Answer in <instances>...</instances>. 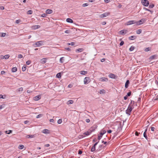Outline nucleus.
<instances>
[{"label": "nucleus", "instance_id": "nucleus-5", "mask_svg": "<svg viewBox=\"0 0 158 158\" xmlns=\"http://www.w3.org/2000/svg\"><path fill=\"white\" fill-rule=\"evenodd\" d=\"M136 22L135 20H131L125 23V25H131L135 23Z\"/></svg>", "mask_w": 158, "mask_h": 158}, {"label": "nucleus", "instance_id": "nucleus-11", "mask_svg": "<svg viewBox=\"0 0 158 158\" xmlns=\"http://www.w3.org/2000/svg\"><path fill=\"white\" fill-rule=\"evenodd\" d=\"M109 76L110 78H112L114 79L115 78H116V76L114 74L112 73H110V74L109 75Z\"/></svg>", "mask_w": 158, "mask_h": 158}, {"label": "nucleus", "instance_id": "nucleus-51", "mask_svg": "<svg viewBox=\"0 0 158 158\" xmlns=\"http://www.w3.org/2000/svg\"><path fill=\"white\" fill-rule=\"evenodd\" d=\"M65 50L69 51H70L71 50L70 49L68 48H65Z\"/></svg>", "mask_w": 158, "mask_h": 158}, {"label": "nucleus", "instance_id": "nucleus-50", "mask_svg": "<svg viewBox=\"0 0 158 158\" xmlns=\"http://www.w3.org/2000/svg\"><path fill=\"white\" fill-rule=\"evenodd\" d=\"M6 35V34L5 33H2L1 36L2 37H4Z\"/></svg>", "mask_w": 158, "mask_h": 158}, {"label": "nucleus", "instance_id": "nucleus-42", "mask_svg": "<svg viewBox=\"0 0 158 158\" xmlns=\"http://www.w3.org/2000/svg\"><path fill=\"white\" fill-rule=\"evenodd\" d=\"M42 116H43L42 114H39L37 116L36 118H40V117H42Z\"/></svg>", "mask_w": 158, "mask_h": 158}, {"label": "nucleus", "instance_id": "nucleus-25", "mask_svg": "<svg viewBox=\"0 0 158 158\" xmlns=\"http://www.w3.org/2000/svg\"><path fill=\"white\" fill-rule=\"evenodd\" d=\"M24 146L23 145H20L18 147V148L19 149H22L24 148Z\"/></svg>", "mask_w": 158, "mask_h": 158}, {"label": "nucleus", "instance_id": "nucleus-7", "mask_svg": "<svg viewBox=\"0 0 158 158\" xmlns=\"http://www.w3.org/2000/svg\"><path fill=\"white\" fill-rule=\"evenodd\" d=\"M110 14V13L109 12H106L101 15L100 16V17L101 18H103L108 16Z\"/></svg>", "mask_w": 158, "mask_h": 158}, {"label": "nucleus", "instance_id": "nucleus-22", "mask_svg": "<svg viewBox=\"0 0 158 158\" xmlns=\"http://www.w3.org/2000/svg\"><path fill=\"white\" fill-rule=\"evenodd\" d=\"M136 36H132L129 37V39L130 40H133L136 38Z\"/></svg>", "mask_w": 158, "mask_h": 158}, {"label": "nucleus", "instance_id": "nucleus-18", "mask_svg": "<svg viewBox=\"0 0 158 158\" xmlns=\"http://www.w3.org/2000/svg\"><path fill=\"white\" fill-rule=\"evenodd\" d=\"M46 58H43L41 60V63L42 64H44L46 62Z\"/></svg>", "mask_w": 158, "mask_h": 158}, {"label": "nucleus", "instance_id": "nucleus-8", "mask_svg": "<svg viewBox=\"0 0 158 158\" xmlns=\"http://www.w3.org/2000/svg\"><path fill=\"white\" fill-rule=\"evenodd\" d=\"M127 32V30H124L120 31L119 32V33L122 35L126 34Z\"/></svg>", "mask_w": 158, "mask_h": 158}, {"label": "nucleus", "instance_id": "nucleus-64", "mask_svg": "<svg viewBox=\"0 0 158 158\" xmlns=\"http://www.w3.org/2000/svg\"><path fill=\"white\" fill-rule=\"evenodd\" d=\"M0 9L1 10H4V8L3 6H0Z\"/></svg>", "mask_w": 158, "mask_h": 158}, {"label": "nucleus", "instance_id": "nucleus-24", "mask_svg": "<svg viewBox=\"0 0 158 158\" xmlns=\"http://www.w3.org/2000/svg\"><path fill=\"white\" fill-rule=\"evenodd\" d=\"M83 49L82 48H78L76 50V52L78 51L79 52H81L83 51Z\"/></svg>", "mask_w": 158, "mask_h": 158}, {"label": "nucleus", "instance_id": "nucleus-15", "mask_svg": "<svg viewBox=\"0 0 158 158\" xmlns=\"http://www.w3.org/2000/svg\"><path fill=\"white\" fill-rule=\"evenodd\" d=\"M49 131L47 129H44L42 131V132L44 134H48V133H49Z\"/></svg>", "mask_w": 158, "mask_h": 158}, {"label": "nucleus", "instance_id": "nucleus-20", "mask_svg": "<svg viewBox=\"0 0 158 158\" xmlns=\"http://www.w3.org/2000/svg\"><path fill=\"white\" fill-rule=\"evenodd\" d=\"M73 101L72 100H69L68 101L67 103V104L68 105L71 104H73Z\"/></svg>", "mask_w": 158, "mask_h": 158}, {"label": "nucleus", "instance_id": "nucleus-34", "mask_svg": "<svg viewBox=\"0 0 158 158\" xmlns=\"http://www.w3.org/2000/svg\"><path fill=\"white\" fill-rule=\"evenodd\" d=\"M32 13V11L31 10H29L27 11V14H31Z\"/></svg>", "mask_w": 158, "mask_h": 158}, {"label": "nucleus", "instance_id": "nucleus-55", "mask_svg": "<svg viewBox=\"0 0 158 158\" xmlns=\"http://www.w3.org/2000/svg\"><path fill=\"white\" fill-rule=\"evenodd\" d=\"M5 73V72L4 71H2L1 72V74L2 75H3Z\"/></svg>", "mask_w": 158, "mask_h": 158}, {"label": "nucleus", "instance_id": "nucleus-61", "mask_svg": "<svg viewBox=\"0 0 158 158\" xmlns=\"http://www.w3.org/2000/svg\"><path fill=\"white\" fill-rule=\"evenodd\" d=\"M104 1L106 3H108L110 2V0H104Z\"/></svg>", "mask_w": 158, "mask_h": 158}, {"label": "nucleus", "instance_id": "nucleus-45", "mask_svg": "<svg viewBox=\"0 0 158 158\" xmlns=\"http://www.w3.org/2000/svg\"><path fill=\"white\" fill-rule=\"evenodd\" d=\"M5 106V104H3L2 105H1L0 106V109H1L2 108H3Z\"/></svg>", "mask_w": 158, "mask_h": 158}, {"label": "nucleus", "instance_id": "nucleus-46", "mask_svg": "<svg viewBox=\"0 0 158 158\" xmlns=\"http://www.w3.org/2000/svg\"><path fill=\"white\" fill-rule=\"evenodd\" d=\"M18 57L19 58H23V56L21 54H19L18 55Z\"/></svg>", "mask_w": 158, "mask_h": 158}, {"label": "nucleus", "instance_id": "nucleus-3", "mask_svg": "<svg viewBox=\"0 0 158 158\" xmlns=\"http://www.w3.org/2000/svg\"><path fill=\"white\" fill-rule=\"evenodd\" d=\"M141 2L142 4L145 6H148L149 4V2L148 0H141Z\"/></svg>", "mask_w": 158, "mask_h": 158}, {"label": "nucleus", "instance_id": "nucleus-26", "mask_svg": "<svg viewBox=\"0 0 158 158\" xmlns=\"http://www.w3.org/2000/svg\"><path fill=\"white\" fill-rule=\"evenodd\" d=\"M6 98V95H2V94L0 95V99L2 98V99H5Z\"/></svg>", "mask_w": 158, "mask_h": 158}, {"label": "nucleus", "instance_id": "nucleus-1", "mask_svg": "<svg viewBox=\"0 0 158 158\" xmlns=\"http://www.w3.org/2000/svg\"><path fill=\"white\" fill-rule=\"evenodd\" d=\"M133 108L130 105H129L127 109L126 110V113L127 114L130 115V112L131 111Z\"/></svg>", "mask_w": 158, "mask_h": 158}, {"label": "nucleus", "instance_id": "nucleus-43", "mask_svg": "<svg viewBox=\"0 0 158 158\" xmlns=\"http://www.w3.org/2000/svg\"><path fill=\"white\" fill-rule=\"evenodd\" d=\"M31 61L30 60H28L27 61L26 63L27 65H29L31 63Z\"/></svg>", "mask_w": 158, "mask_h": 158}, {"label": "nucleus", "instance_id": "nucleus-35", "mask_svg": "<svg viewBox=\"0 0 158 158\" xmlns=\"http://www.w3.org/2000/svg\"><path fill=\"white\" fill-rule=\"evenodd\" d=\"M105 91L104 89H102L100 90V94H103L105 93Z\"/></svg>", "mask_w": 158, "mask_h": 158}, {"label": "nucleus", "instance_id": "nucleus-63", "mask_svg": "<svg viewBox=\"0 0 158 158\" xmlns=\"http://www.w3.org/2000/svg\"><path fill=\"white\" fill-rule=\"evenodd\" d=\"M155 57V55H154V56H152L150 58L151 59H153L154 57Z\"/></svg>", "mask_w": 158, "mask_h": 158}, {"label": "nucleus", "instance_id": "nucleus-19", "mask_svg": "<svg viewBox=\"0 0 158 158\" xmlns=\"http://www.w3.org/2000/svg\"><path fill=\"white\" fill-rule=\"evenodd\" d=\"M129 83V80H127L125 84V87L127 88L128 87V85Z\"/></svg>", "mask_w": 158, "mask_h": 158}, {"label": "nucleus", "instance_id": "nucleus-62", "mask_svg": "<svg viewBox=\"0 0 158 158\" xmlns=\"http://www.w3.org/2000/svg\"><path fill=\"white\" fill-rule=\"evenodd\" d=\"M23 90V88L22 87L20 88L19 89V91H22Z\"/></svg>", "mask_w": 158, "mask_h": 158}, {"label": "nucleus", "instance_id": "nucleus-21", "mask_svg": "<svg viewBox=\"0 0 158 158\" xmlns=\"http://www.w3.org/2000/svg\"><path fill=\"white\" fill-rule=\"evenodd\" d=\"M87 72L86 71H82L80 72L81 74L85 75L87 73Z\"/></svg>", "mask_w": 158, "mask_h": 158}, {"label": "nucleus", "instance_id": "nucleus-59", "mask_svg": "<svg viewBox=\"0 0 158 158\" xmlns=\"http://www.w3.org/2000/svg\"><path fill=\"white\" fill-rule=\"evenodd\" d=\"M131 95V92H128L127 94V96H130Z\"/></svg>", "mask_w": 158, "mask_h": 158}, {"label": "nucleus", "instance_id": "nucleus-28", "mask_svg": "<svg viewBox=\"0 0 158 158\" xmlns=\"http://www.w3.org/2000/svg\"><path fill=\"white\" fill-rule=\"evenodd\" d=\"M27 137L28 138H33L35 137V135H28L27 136Z\"/></svg>", "mask_w": 158, "mask_h": 158}, {"label": "nucleus", "instance_id": "nucleus-48", "mask_svg": "<svg viewBox=\"0 0 158 158\" xmlns=\"http://www.w3.org/2000/svg\"><path fill=\"white\" fill-rule=\"evenodd\" d=\"M15 22H16V23H19L21 22V20L20 19H18L17 20H16V21Z\"/></svg>", "mask_w": 158, "mask_h": 158}, {"label": "nucleus", "instance_id": "nucleus-41", "mask_svg": "<svg viewBox=\"0 0 158 158\" xmlns=\"http://www.w3.org/2000/svg\"><path fill=\"white\" fill-rule=\"evenodd\" d=\"M62 120L61 119H59L57 121V123L60 124L62 123Z\"/></svg>", "mask_w": 158, "mask_h": 158}, {"label": "nucleus", "instance_id": "nucleus-49", "mask_svg": "<svg viewBox=\"0 0 158 158\" xmlns=\"http://www.w3.org/2000/svg\"><path fill=\"white\" fill-rule=\"evenodd\" d=\"M124 44V42L123 41H122L120 43V46H122Z\"/></svg>", "mask_w": 158, "mask_h": 158}, {"label": "nucleus", "instance_id": "nucleus-29", "mask_svg": "<svg viewBox=\"0 0 158 158\" xmlns=\"http://www.w3.org/2000/svg\"><path fill=\"white\" fill-rule=\"evenodd\" d=\"M90 134V133L88 131H87L83 134V135H85L84 136H85V135L88 136Z\"/></svg>", "mask_w": 158, "mask_h": 158}, {"label": "nucleus", "instance_id": "nucleus-56", "mask_svg": "<svg viewBox=\"0 0 158 158\" xmlns=\"http://www.w3.org/2000/svg\"><path fill=\"white\" fill-rule=\"evenodd\" d=\"M155 128L154 127H152L151 128V130L152 131H154Z\"/></svg>", "mask_w": 158, "mask_h": 158}, {"label": "nucleus", "instance_id": "nucleus-47", "mask_svg": "<svg viewBox=\"0 0 158 158\" xmlns=\"http://www.w3.org/2000/svg\"><path fill=\"white\" fill-rule=\"evenodd\" d=\"M47 14H44L41 15V17H45L47 16Z\"/></svg>", "mask_w": 158, "mask_h": 158}, {"label": "nucleus", "instance_id": "nucleus-44", "mask_svg": "<svg viewBox=\"0 0 158 158\" xmlns=\"http://www.w3.org/2000/svg\"><path fill=\"white\" fill-rule=\"evenodd\" d=\"M88 5V4L87 3H84L82 5V6L83 7L87 6Z\"/></svg>", "mask_w": 158, "mask_h": 158}, {"label": "nucleus", "instance_id": "nucleus-39", "mask_svg": "<svg viewBox=\"0 0 158 158\" xmlns=\"http://www.w3.org/2000/svg\"><path fill=\"white\" fill-rule=\"evenodd\" d=\"M75 43L73 42H72L70 43H68V45H71L72 46H74L75 45Z\"/></svg>", "mask_w": 158, "mask_h": 158}, {"label": "nucleus", "instance_id": "nucleus-54", "mask_svg": "<svg viewBox=\"0 0 158 158\" xmlns=\"http://www.w3.org/2000/svg\"><path fill=\"white\" fill-rule=\"evenodd\" d=\"M85 121L87 123H89L90 121V120L89 119H86Z\"/></svg>", "mask_w": 158, "mask_h": 158}, {"label": "nucleus", "instance_id": "nucleus-4", "mask_svg": "<svg viewBox=\"0 0 158 158\" xmlns=\"http://www.w3.org/2000/svg\"><path fill=\"white\" fill-rule=\"evenodd\" d=\"M90 81V78L88 77H86L84 79V82L85 84H88Z\"/></svg>", "mask_w": 158, "mask_h": 158}, {"label": "nucleus", "instance_id": "nucleus-52", "mask_svg": "<svg viewBox=\"0 0 158 158\" xmlns=\"http://www.w3.org/2000/svg\"><path fill=\"white\" fill-rule=\"evenodd\" d=\"M140 134L139 133H138V132L137 131H136L135 132V135H137V136H138L139 135V134Z\"/></svg>", "mask_w": 158, "mask_h": 158}, {"label": "nucleus", "instance_id": "nucleus-31", "mask_svg": "<svg viewBox=\"0 0 158 158\" xmlns=\"http://www.w3.org/2000/svg\"><path fill=\"white\" fill-rule=\"evenodd\" d=\"M56 77L58 78H60L61 77L60 73H58L56 75Z\"/></svg>", "mask_w": 158, "mask_h": 158}, {"label": "nucleus", "instance_id": "nucleus-9", "mask_svg": "<svg viewBox=\"0 0 158 158\" xmlns=\"http://www.w3.org/2000/svg\"><path fill=\"white\" fill-rule=\"evenodd\" d=\"M99 80L101 81H108V79L105 77L101 78Z\"/></svg>", "mask_w": 158, "mask_h": 158}, {"label": "nucleus", "instance_id": "nucleus-2", "mask_svg": "<svg viewBox=\"0 0 158 158\" xmlns=\"http://www.w3.org/2000/svg\"><path fill=\"white\" fill-rule=\"evenodd\" d=\"M43 43V42L42 41H38L36 43L33 44V46L34 47H40L42 45Z\"/></svg>", "mask_w": 158, "mask_h": 158}, {"label": "nucleus", "instance_id": "nucleus-14", "mask_svg": "<svg viewBox=\"0 0 158 158\" xmlns=\"http://www.w3.org/2000/svg\"><path fill=\"white\" fill-rule=\"evenodd\" d=\"M53 11L52 10L48 9L46 11V13L47 14H50Z\"/></svg>", "mask_w": 158, "mask_h": 158}, {"label": "nucleus", "instance_id": "nucleus-33", "mask_svg": "<svg viewBox=\"0 0 158 158\" xmlns=\"http://www.w3.org/2000/svg\"><path fill=\"white\" fill-rule=\"evenodd\" d=\"M142 22V20H140L139 21L136 22V23L137 25H140L141 24V23Z\"/></svg>", "mask_w": 158, "mask_h": 158}, {"label": "nucleus", "instance_id": "nucleus-53", "mask_svg": "<svg viewBox=\"0 0 158 158\" xmlns=\"http://www.w3.org/2000/svg\"><path fill=\"white\" fill-rule=\"evenodd\" d=\"M69 32H70L69 31L67 30L65 31L64 32L68 34L69 33Z\"/></svg>", "mask_w": 158, "mask_h": 158}, {"label": "nucleus", "instance_id": "nucleus-36", "mask_svg": "<svg viewBox=\"0 0 158 158\" xmlns=\"http://www.w3.org/2000/svg\"><path fill=\"white\" fill-rule=\"evenodd\" d=\"M135 47L133 46H131L129 48V50L130 51H132L134 49Z\"/></svg>", "mask_w": 158, "mask_h": 158}, {"label": "nucleus", "instance_id": "nucleus-27", "mask_svg": "<svg viewBox=\"0 0 158 158\" xmlns=\"http://www.w3.org/2000/svg\"><path fill=\"white\" fill-rule=\"evenodd\" d=\"M12 132V131L9 130V131H6L5 132L6 134H9L10 133H11Z\"/></svg>", "mask_w": 158, "mask_h": 158}, {"label": "nucleus", "instance_id": "nucleus-32", "mask_svg": "<svg viewBox=\"0 0 158 158\" xmlns=\"http://www.w3.org/2000/svg\"><path fill=\"white\" fill-rule=\"evenodd\" d=\"M26 66H23L22 68V70L23 71H25L26 70Z\"/></svg>", "mask_w": 158, "mask_h": 158}, {"label": "nucleus", "instance_id": "nucleus-12", "mask_svg": "<svg viewBox=\"0 0 158 158\" xmlns=\"http://www.w3.org/2000/svg\"><path fill=\"white\" fill-rule=\"evenodd\" d=\"M98 142L96 143L92 147V148L91 149V151L92 152H93L95 150V146H96Z\"/></svg>", "mask_w": 158, "mask_h": 158}, {"label": "nucleus", "instance_id": "nucleus-16", "mask_svg": "<svg viewBox=\"0 0 158 158\" xmlns=\"http://www.w3.org/2000/svg\"><path fill=\"white\" fill-rule=\"evenodd\" d=\"M66 21L69 23H72L73 22V20L71 19L68 18L66 19Z\"/></svg>", "mask_w": 158, "mask_h": 158}, {"label": "nucleus", "instance_id": "nucleus-38", "mask_svg": "<svg viewBox=\"0 0 158 158\" xmlns=\"http://www.w3.org/2000/svg\"><path fill=\"white\" fill-rule=\"evenodd\" d=\"M143 136L146 138V139H148V137L146 135V132H144L143 133Z\"/></svg>", "mask_w": 158, "mask_h": 158}, {"label": "nucleus", "instance_id": "nucleus-6", "mask_svg": "<svg viewBox=\"0 0 158 158\" xmlns=\"http://www.w3.org/2000/svg\"><path fill=\"white\" fill-rule=\"evenodd\" d=\"M106 132V131L105 130H103L101 132L100 134V135L98 136V139L99 140H100L101 139V138L102 137V135L105 134Z\"/></svg>", "mask_w": 158, "mask_h": 158}, {"label": "nucleus", "instance_id": "nucleus-37", "mask_svg": "<svg viewBox=\"0 0 158 158\" xmlns=\"http://www.w3.org/2000/svg\"><path fill=\"white\" fill-rule=\"evenodd\" d=\"M10 56L9 55H6L4 56V58L5 59H8L9 57Z\"/></svg>", "mask_w": 158, "mask_h": 158}, {"label": "nucleus", "instance_id": "nucleus-40", "mask_svg": "<svg viewBox=\"0 0 158 158\" xmlns=\"http://www.w3.org/2000/svg\"><path fill=\"white\" fill-rule=\"evenodd\" d=\"M154 6V5L153 4H150L149 6V7L150 8H152Z\"/></svg>", "mask_w": 158, "mask_h": 158}, {"label": "nucleus", "instance_id": "nucleus-30", "mask_svg": "<svg viewBox=\"0 0 158 158\" xmlns=\"http://www.w3.org/2000/svg\"><path fill=\"white\" fill-rule=\"evenodd\" d=\"M142 32V30L141 29H138L136 31V33L138 34H140Z\"/></svg>", "mask_w": 158, "mask_h": 158}, {"label": "nucleus", "instance_id": "nucleus-17", "mask_svg": "<svg viewBox=\"0 0 158 158\" xmlns=\"http://www.w3.org/2000/svg\"><path fill=\"white\" fill-rule=\"evenodd\" d=\"M17 68L16 67H13L11 71L12 72L14 73L17 71Z\"/></svg>", "mask_w": 158, "mask_h": 158}, {"label": "nucleus", "instance_id": "nucleus-60", "mask_svg": "<svg viewBox=\"0 0 158 158\" xmlns=\"http://www.w3.org/2000/svg\"><path fill=\"white\" fill-rule=\"evenodd\" d=\"M105 59L103 58V59H102L101 60V61L102 62H104L105 61Z\"/></svg>", "mask_w": 158, "mask_h": 158}, {"label": "nucleus", "instance_id": "nucleus-58", "mask_svg": "<svg viewBox=\"0 0 158 158\" xmlns=\"http://www.w3.org/2000/svg\"><path fill=\"white\" fill-rule=\"evenodd\" d=\"M54 121V120L53 119H51L50 120V122L53 123Z\"/></svg>", "mask_w": 158, "mask_h": 158}, {"label": "nucleus", "instance_id": "nucleus-10", "mask_svg": "<svg viewBox=\"0 0 158 158\" xmlns=\"http://www.w3.org/2000/svg\"><path fill=\"white\" fill-rule=\"evenodd\" d=\"M41 98V96L40 95H38L36 96L33 98L34 100L37 101L40 100Z\"/></svg>", "mask_w": 158, "mask_h": 158}, {"label": "nucleus", "instance_id": "nucleus-57", "mask_svg": "<svg viewBox=\"0 0 158 158\" xmlns=\"http://www.w3.org/2000/svg\"><path fill=\"white\" fill-rule=\"evenodd\" d=\"M29 121H28L27 120H26L24 122V123L25 124H26L28 123H29Z\"/></svg>", "mask_w": 158, "mask_h": 158}, {"label": "nucleus", "instance_id": "nucleus-13", "mask_svg": "<svg viewBox=\"0 0 158 158\" xmlns=\"http://www.w3.org/2000/svg\"><path fill=\"white\" fill-rule=\"evenodd\" d=\"M40 27V26L39 25H35L32 26V28L33 29H36Z\"/></svg>", "mask_w": 158, "mask_h": 158}, {"label": "nucleus", "instance_id": "nucleus-23", "mask_svg": "<svg viewBox=\"0 0 158 158\" xmlns=\"http://www.w3.org/2000/svg\"><path fill=\"white\" fill-rule=\"evenodd\" d=\"M64 60V57H61L60 60V62L61 63H63Z\"/></svg>", "mask_w": 158, "mask_h": 158}]
</instances>
